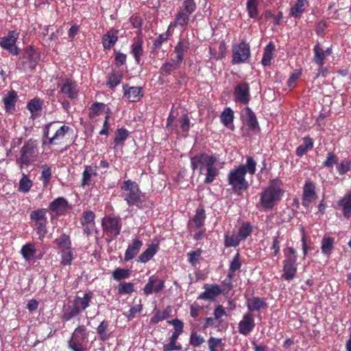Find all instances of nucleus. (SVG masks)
<instances>
[{
    "mask_svg": "<svg viewBox=\"0 0 351 351\" xmlns=\"http://www.w3.org/2000/svg\"><path fill=\"white\" fill-rule=\"evenodd\" d=\"M224 162L218 155L202 153L191 158V167L195 171L199 169L201 174L205 176L204 184H211L219 176Z\"/></svg>",
    "mask_w": 351,
    "mask_h": 351,
    "instance_id": "f257e3e1",
    "label": "nucleus"
},
{
    "mask_svg": "<svg viewBox=\"0 0 351 351\" xmlns=\"http://www.w3.org/2000/svg\"><path fill=\"white\" fill-rule=\"evenodd\" d=\"M257 162L252 156H247L246 162L235 166L228 175V183L235 193L240 194L249 188L248 181L245 178L247 173L251 176L256 171Z\"/></svg>",
    "mask_w": 351,
    "mask_h": 351,
    "instance_id": "f03ea898",
    "label": "nucleus"
},
{
    "mask_svg": "<svg viewBox=\"0 0 351 351\" xmlns=\"http://www.w3.org/2000/svg\"><path fill=\"white\" fill-rule=\"evenodd\" d=\"M282 185L281 180L275 179L263 191L260 195V204L263 209L271 210L281 200L285 193Z\"/></svg>",
    "mask_w": 351,
    "mask_h": 351,
    "instance_id": "7ed1b4c3",
    "label": "nucleus"
},
{
    "mask_svg": "<svg viewBox=\"0 0 351 351\" xmlns=\"http://www.w3.org/2000/svg\"><path fill=\"white\" fill-rule=\"evenodd\" d=\"M285 259L282 261V273L281 278L286 281H291L296 277L298 271V253L292 247L284 250Z\"/></svg>",
    "mask_w": 351,
    "mask_h": 351,
    "instance_id": "20e7f679",
    "label": "nucleus"
},
{
    "mask_svg": "<svg viewBox=\"0 0 351 351\" xmlns=\"http://www.w3.org/2000/svg\"><path fill=\"white\" fill-rule=\"evenodd\" d=\"M38 142L30 138L25 141L21 148L19 156L16 158V164L22 169L24 166H28L35 162L38 156Z\"/></svg>",
    "mask_w": 351,
    "mask_h": 351,
    "instance_id": "39448f33",
    "label": "nucleus"
},
{
    "mask_svg": "<svg viewBox=\"0 0 351 351\" xmlns=\"http://www.w3.org/2000/svg\"><path fill=\"white\" fill-rule=\"evenodd\" d=\"M121 189L123 191L124 200L128 206L138 205L143 202L144 196L135 182L130 180H125Z\"/></svg>",
    "mask_w": 351,
    "mask_h": 351,
    "instance_id": "423d86ee",
    "label": "nucleus"
},
{
    "mask_svg": "<svg viewBox=\"0 0 351 351\" xmlns=\"http://www.w3.org/2000/svg\"><path fill=\"white\" fill-rule=\"evenodd\" d=\"M88 332L84 326H77L68 341V347L73 351H86Z\"/></svg>",
    "mask_w": 351,
    "mask_h": 351,
    "instance_id": "0eeeda50",
    "label": "nucleus"
},
{
    "mask_svg": "<svg viewBox=\"0 0 351 351\" xmlns=\"http://www.w3.org/2000/svg\"><path fill=\"white\" fill-rule=\"evenodd\" d=\"M250 46L245 41L243 40L239 44L232 45L233 64H239L245 62L250 57Z\"/></svg>",
    "mask_w": 351,
    "mask_h": 351,
    "instance_id": "6e6552de",
    "label": "nucleus"
},
{
    "mask_svg": "<svg viewBox=\"0 0 351 351\" xmlns=\"http://www.w3.org/2000/svg\"><path fill=\"white\" fill-rule=\"evenodd\" d=\"M19 33L16 31H10L7 36L0 38V47L9 51L14 56L19 54V49L16 46Z\"/></svg>",
    "mask_w": 351,
    "mask_h": 351,
    "instance_id": "1a4fd4ad",
    "label": "nucleus"
},
{
    "mask_svg": "<svg viewBox=\"0 0 351 351\" xmlns=\"http://www.w3.org/2000/svg\"><path fill=\"white\" fill-rule=\"evenodd\" d=\"M104 232L110 237H117L120 234L121 222L116 217H105L101 221Z\"/></svg>",
    "mask_w": 351,
    "mask_h": 351,
    "instance_id": "9d476101",
    "label": "nucleus"
},
{
    "mask_svg": "<svg viewBox=\"0 0 351 351\" xmlns=\"http://www.w3.org/2000/svg\"><path fill=\"white\" fill-rule=\"evenodd\" d=\"M55 123V122H51L45 126L44 135L48 138L49 144L57 145L60 144L62 141L64 136L71 129L69 126L64 125H62L60 128L56 130V132L51 137H49L50 128H51Z\"/></svg>",
    "mask_w": 351,
    "mask_h": 351,
    "instance_id": "9b49d317",
    "label": "nucleus"
},
{
    "mask_svg": "<svg viewBox=\"0 0 351 351\" xmlns=\"http://www.w3.org/2000/svg\"><path fill=\"white\" fill-rule=\"evenodd\" d=\"M256 326L254 315L247 312L243 315L241 319L238 324V331L243 336H248L254 330Z\"/></svg>",
    "mask_w": 351,
    "mask_h": 351,
    "instance_id": "f8f14e48",
    "label": "nucleus"
},
{
    "mask_svg": "<svg viewBox=\"0 0 351 351\" xmlns=\"http://www.w3.org/2000/svg\"><path fill=\"white\" fill-rule=\"evenodd\" d=\"M235 102H239L244 105L248 104L250 101V86L245 82L237 84L233 93Z\"/></svg>",
    "mask_w": 351,
    "mask_h": 351,
    "instance_id": "ddd939ff",
    "label": "nucleus"
},
{
    "mask_svg": "<svg viewBox=\"0 0 351 351\" xmlns=\"http://www.w3.org/2000/svg\"><path fill=\"white\" fill-rule=\"evenodd\" d=\"M60 91L65 97L73 99L77 98L79 88L75 82L70 79H66L63 81Z\"/></svg>",
    "mask_w": 351,
    "mask_h": 351,
    "instance_id": "4468645a",
    "label": "nucleus"
},
{
    "mask_svg": "<svg viewBox=\"0 0 351 351\" xmlns=\"http://www.w3.org/2000/svg\"><path fill=\"white\" fill-rule=\"evenodd\" d=\"M165 287V282L157 277L152 276L149 277L148 282L145 285L143 292L145 295H148L153 292L156 293L160 292Z\"/></svg>",
    "mask_w": 351,
    "mask_h": 351,
    "instance_id": "2eb2a0df",
    "label": "nucleus"
},
{
    "mask_svg": "<svg viewBox=\"0 0 351 351\" xmlns=\"http://www.w3.org/2000/svg\"><path fill=\"white\" fill-rule=\"evenodd\" d=\"M205 291L200 293L199 300H215L216 297L223 293L222 289L218 285H205Z\"/></svg>",
    "mask_w": 351,
    "mask_h": 351,
    "instance_id": "dca6fc26",
    "label": "nucleus"
},
{
    "mask_svg": "<svg viewBox=\"0 0 351 351\" xmlns=\"http://www.w3.org/2000/svg\"><path fill=\"white\" fill-rule=\"evenodd\" d=\"M191 15V14H188L181 8H179L175 14L173 21L169 24L170 28L173 29L177 27H180L185 29L189 23Z\"/></svg>",
    "mask_w": 351,
    "mask_h": 351,
    "instance_id": "f3484780",
    "label": "nucleus"
},
{
    "mask_svg": "<svg viewBox=\"0 0 351 351\" xmlns=\"http://www.w3.org/2000/svg\"><path fill=\"white\" fill-rule=\"evenodd\" d=\"M191 15V14H188L181 8H179L175 14L173 21L169 24L170 28L173 29L177 27H180L185 29L189 23Z\"/></svg>",
    "mask_w": 351,
    "mask_h": 351,
    "instance_id": "a211bd4d",
    "label": "nucleus"
},
{
    "mask_svg": "<svg viewBox=\"0 0 351 351\" xmlns=\"http://www.w3.org/2000/svg\"><path fill=\"white\" fill-rule=\"evenodd\" d=\"M191 15V14H188L181 8H179L175 14L173 21L169 24L170 28L173 29L177 27H180L185 29L189 23Z\"/></svg>",
    "mask_w": 351,
    "mask_h": 351,
    "instance_id": "6ab92c4d",
    "label": "nucleus"
},
{
    "mask_svg": "<svg viewBox=\"0 0 351 351\" xmlns=\"http://www.w3.org/2000/svg\"><path fill=\"white\" fill-rule=\"evenodd\" d=\"M159 250V243L158 241H154L147 245V249L138 257L137 261L145 263L150 261Z\"/></svg>",
    "mask_w": 351,
    "mask_h": 351,
    "instance_id": "aec40b11",
    "label": "nucleus"
},
{
    "mask_svg": "<svg viewBox=\"0 0 351 351\" xmlns=\"http://www.w3.org/2000/svg\"><path fill=\"white\" fill-rule=\"evenodd\" d=\"M143 246V241L138 239H134L130 244L125 252L124 261H129L134 258L139 252Z\"/></svg>",
    "mask_w": 351,
    "mask_h": 351,
    "instance_id": "412c9836",
    "label": "nucleus"
},
{
    "mask_svg": "<svg viewBox=\"0 0 351 351\" xmlns=\"http://www.w3.org/2000/svg\"><path fill=\"white\" fill-rule=\"evenodd\" d=\"M316 197L317 195L315 191V185L311 182H306L303 189V205L308 206Z\"/></svg>",
    "mask_w": 351,
    "mask_h": 351,
    "instance_id": "4be33fe9",
    "label": "nucleus"
},
{
    "mask_svg": "<svg viewBox=\"0 0 351 351\" xmlns=\"http://www.w3.org/2000/svg\"><path fill=\"white\" fill-rule=\"evenodd\" d=\"M68 201L62 197H58L49 204V208L56 215H62L68 208Z\"/></svg>",
    "mask_w": 351,
    "mask_h": 351,
    "instance_id": "5701e85b",
    "label": "nucleus"
},
{
    "mask_svg": "<svg viewBox=\"0 0 351 351\" xmlns=\"http://www.w3.org/2000/svg\"><path fill=\"white\" fill-rule=\"evenodd\" d=\"M123 88L124 96L131 102H136L143 97L141 89L139 87H130L125 85Z\"/></svg>",
    "mask_w": 351,
    "mask_h": 351,
    "instance_id": "b1692460",
    "label": "nucleus"
},
{
    "mask_svg": "<svg viewBox=\"0 0 351 351\" xmlns=\"http://www.w3.org/2000/svg\"><path fill=\"white\" fill-rule=\"evenodd\" d=\"M246 306L249 312L252 313L253 311H259L262 309L266 308L267 304L264 299L258 297H253L247 299L246 302Z\"/></svg>",
    "mask_w": 351,
    "mask_h": 351,
    "instance_id": "393cba45",
    "label": "nucleus"
},
{
    "mask_svg": "<svg viewBox=\"0 0 351 351\" xmlns=\"http://www.w3.org/2000/svg\"><path fill=\"white\" fill-rule=\"evenodd\" d=\"M99 339L105 341L112 337V332L110 330V324L107 320H103L97 328Z\"/></svg>",
    "mask_w": 351,
    "mask_h": 351,
    "instance_id": "a878e982",
    "label": "nucleus"
},
{
    "mask_svg": "<svg viewBox=\"0 0 351 351\" xmlns=\"http://www.w3.org/2000/svg\"><path fill=\"white\" fill-rule=\"evenodd\" d=\"M118 40V30L111 29L102 38V44L105 49H111Z\"/></svg>",
    "mask_w": 351,
    "mask_h": 351,
    "instance_id": "bb28decb",
    "label": "nucleus"
},
{
    "mask_svg": "<svg viewBox=\"0 0 351 351\" xmlns=\"http://www.w3.org/2000/svg\"><path fill=\"white\" fill-rule=\"evenodd\" d=\"M337 208L342 210L343 215L346 218L351 216V193H346L337 202Z\"/></svg>",
    "mask_w": 351,
    "mask_h": 351,
    "instance_id": "cd10ccee",
    "label": "nucleus"
},
{
    "mask_svg": "<svg viewBox=\"0 0 351 351\" xmlns=\"http://www.w3.org/2000/svg\"><path fill=\"white\" fill-rule=\"evenodd\" d=\"M97 176V167L95 165L85 166L82 173V185L83 186L90 185L91 179Z\"/></svg>",
    "mask_w": 351,
    "mask_h": 351,
    "instance_id": "c85d7f7f",
    "label": "nucleus"
},
{
    "mask_svg": "<svg viewBox=\"0 0 351 351\" xmlns=\"http://www.w3.org/2000/svg\"><path fill=\"white\" fill-rule=\"evenodd\" d=\"M189 43L188 40L180 39L178 44L174 48V52L176 54V59L179 62H182L184 55L188 52L189 49Z\"/></svg>",
    "mask_w": 351,
    "mask_h": 351,
    "instance_id": "c756f323",
    "label": "nucleus"
},
{
    "mask_svg": "<svg viewBox=\"0 0 351 351\" xmlns=\"http://www.w3.org/2000/svg\"><path fill=\"white\" fill-rule=\"evenodd\" d=\"M93 293L90 291L84 293L83 297L77 296L73 304L81 311L86 310L89 306L93 298Z\"/></svg>",
    "mask_w": 351,
    "mask_h": 351,
    "instance_id": "7c9ffc66",
    "label": "nucleus"
},
{
    "mask_svg": "<svg viewBox=\"0 0 351 351\" xmlns=\"http://www.w3.org/2000/svg\"><path fill=\"white\" fill-rule=\"evenodd\" d=\"M17 95L15 91L12 90L5 95L3 99L5 110L8 113H13L15 110V104Z\"/></svg>",
    "mask_w": 351,
    "mask_h": 351,
    "instance_id": "2f4dec72",
    "label": "nucleus"
},
{
    "mask_svg": "<svg viewBox=\"0 0 351 351\" xmlns=\"http://www.w3.org/2000/svg\"><path fill=\"white\" fill-rule=\"evenodd\" d=\"M143 40L141 38H138L131 45V53L135 59L136 64L141 63V58L143 56Z\"/></svg>",
    "mask_w": 351,
    "mask_h": 351,
    "instance_id": "473e14b6",
    "label": "nucleus"
},
{
    "mask_svg": "<svg viewBox=\"0 0 351 351\" xmlns=\"http://www.w3.org/2000/svg\"><path fill=\"white\" fill-rule=\"evenodd\" d=\"M308 5L306 0H297L295 4L290 8L289 14L294 18H300Z\"/></svg>",
    "mask_w": 351,
    "mask_h": 351,
    "instance_id": "72a5a7b5",
    "label": "nucleus"
},
{
    "mask_svg": "<svg viewBox=\"0 0 351 351\" xmlns=\"http://www.w3.org/2000/svg\"><path fill=\"white\" fill-rule=\"evenodd\" d=\"M171 312V308L169 306L162 311L157 310L156 308H154V315L150 319V323L153 324H156L166 319L169 317Z\"/></svg>",
    "mask_w": 351,
    "mask_h": 351,
    "instance_id": "f704fd0d",
    "label": "nucleus"
},
{
    "mask_svg": "<svg viewBox=\"0 0 351 351\" xmlns=\"http://www.w3.org/2000/svg\"><path fill=\"white\" fill-rule=\"evenodd\" d=\"M335 239L330 237H324L321 242L322 253L330 257L332 250L334 248Z\"/></svg>",
    "mask_w": 351,
    "mask_h": 351,
    "instance_id": "c9c22d12",
    "label": "nucleus"
},
{
    "mask_svg": "<svg viewBox=\"0 0 351 351\" xmlns=\"http://www.w3.org/2000/svg\"><path fill=\"white\" fill-rule=\"evenodd\" d=\"M53 243L57 245L60 252L69 250L72 245L70 237L66 234H63L58 238H56Z\"/></svg>",
    "mask_w": 351,
    "mask_h": 351,
    "instance_id": "e433bc0d",
    "label": "nucleus"
},
{
    "mask_svg": "<svg viewBox=\"0 0 351 351\" xmlns=\"http://www.w3.org/2000/svg\"><path fill=\"white\" fill-rule=\"evenodd\" d=\"M107 108L104 103L95 102L88 109V117L93 119L99 116L102 112H105Z\"/></svg>",
    "mask_w": 351,
    "mask_h": 351,
    "instance_id": "4c0bfd02",
    "label": "nucleus"
},
{
    "mask_svg": "<svg viewBox=\"0 0 351 351\" xmlns=\"http://www.w3.org/2000/svg\"><path fill=\"white\" fill-rule=\"evenodd\" d=\"M275 46L272 43H269L265 47L263 55L261 62L264 66H269L271 64V61L274 57V51Z\"/></svg>",
    "mask_w": 351,
    "mask_h": 351,
    "instance_id": "58836bf2",
    "label": "nucleus"
},
{
    "mask_svg": "<svg viewBox=\"0 0 351 351\" xmlns=\"http://www.w3.org/2000/svg\"><path fill=\"white\" fill-rule=\"evenodd\" d=\"M36 252V249L34 244L32 243H27L21 249V254L23 258L27 261H30Z\"/></svg>",
    "mask_w": 351,
    "mask_h": 351,
    "instance_id": "ea45409f",
    "label": "nucleus"
},
{
    "mask_svg": "<svg viewBox=\"0 0 351 351\" xmlns=\"http://www.w3.org/2000/svg\"><path fill=\"white\" fill-rule=\"evenodd\" d=\"M313 147V141L309 136L303 138V143L296 149V155L299 157L302 156L308 150L311 149Z\"/></svg>",
    "mask_w": 351,
    "mask_h": 351,
    "instance_id": "a19ab883",
    "label": "nucleus"
},
{
    "mask_svg": "<svg viewBox=\"0 0 351 351\" xmlns=\"http://www.w3.org/2000/svg\"><path fill=\"white\" fill-rule=\"evenodd\" d=\"M181 64L182 62L177 59H171L169 62H165L161 66V72L165 75H169L177 69Z\"/></svg>",
    "mask_w": 351,
    "mask_h": 351,
    "instance_id": "79ce46f5",
    "label": "nucleus"
},
{
    "mask_svg": "<svg viewBox=\"0 0 351 351\" xmlns=\"http://www.w3.org/2000/svg\"><path fill=\"white\" fill-rule=\"evenodd\" d=\"M245 121L251 130H255L258 126V121L254 112L251 110L250 108L247 107L245 108Z\"/></svg>",
    "mask_w": 351,
    "mask_h": 351,
    "instance_id": "37998d69",
    "label": "nucleus"
},
{
    "mask_svg": "<svg viewBox=\"0 0 351 351\" xmlns=\"http://www.w3.org/2000/svg\"><path fill=\"white\" fill-rule=\"evenodd\" d=\"M180 336L176 335H171L169 339V342L163 346V351H173L180 350L182 347L180 343H177V341Z\"/></svg>",
    "mask_w": 351,
    "mask_h": 351,
    "instance_id": "c03bdc74",
    "label": "nucleus"
},
{
    "mask_svg": "<svg viewBox=\"0 0 351 351\" xmlns=\"http://www.w3.org/2000/svg\"><path fill=\"white\" fill-rule=\"evenodd\" d=\"M208 349L210 351H223L224 343L221 339L211 337L208 339Z\"/></svg>",
    "mask_w": 351,
    "mask_h": 351,
    "instance_id": "a18cd8bd",
    "label": "nucleus"
},
{
    "mask_svg": "<svg viewBox=\"0 0 351 351\" xmlns=\"http://www.w3.org/2000/svg\"><path fill=\"white\" fill-rule=\"evenodd\" d=\"M314 61L319 66H323L324 63V60L326 58V52L324 50L319 46V44H317L314 48Z\"/></svg>",
    "mask_w": 351,
    "mask_h": 351,
    "instance_id": "49530a36",
    "label": "nucleus"
},
{
    "mask_svg": "<svg viewBox=\"0 0 351 351\" xmlns=\"http://www.w3.org/2000/svg\"><path fill=\"white\" fill-rule=\"evenodd\" d=\"M234 117L233 110L230 108L228 107L221 112L220 120L225 126L228 127L229 125L232 123Z\"/></svg>",
    "mask_w": 351,
    "mask_h": 351,
    "instance_id": "de8ad7c7",
    "label": "nucleus"
},
{
    "mask_svg": "<svg viewBox=\"0 0 351 351\" xmlns=\"http://www.w3.org/2000/svg\"><path fill=\"white\" fill-rule=\"evenodd\" d=\"M206 219V213L204 208H199L197 209L195 215L193 219L195 227L196 228H200L204 224Z\"/></svg>",
    "mask_w": 351,
    "mask_h": 351,
    "instance_id": "09e8293b",
    "label": "nucleus"
},
{
    "mask_svg": "<svg viewBox=\"0 0 351 351\" xmlns=\"http://www.w3.org/2000/svg\"><path fill=\"white\" fill-rule=\"evenodd\" d=\"M32 185V181L28 178L27 175L23 173L19 180V191L23 193H27L30 191Z\"/></svg>",
    "mask_w": 351,
    "mask_h": 351,
    "instance_id": "8fccbe9b",
    "label": "nucleus"
},
{
    "mask_svg": "<svg viewBox=\"0 0 351 351\" xmlns=\"http://www.w3.org/2000/svg\"><path fill=\"white\" fill-rule=\"evenodd\" d=\"M123 75L121 72H112L107 80V85L110 88L117 86L121 82Z\"/></svg>",
    "mask_w": 351,
    "mask_h": 351,
    "instance_id": "3c124183",
    "label": "nucleus"
},
{
    "mask_svg": "<svg viewBox=\"0 0 351 351\" xmlns=\"http://www.w3.org/2000/svg\"><path fill=\"white\" fill-rule=\"evenodd\" d=\"M202 250L197 249L194 251H191L187 254L188 261L193 267H195L202 260Z\"/></svg>",
    "mask_w": 351,
    "mask_h": 351,
    "instance_id": "603ef678",
    "label": "nucleus"
},
{
    "mask_svg": "<svg viewBox=\"0 0 351 351\" xmlns=\"http://www.w3.org/2000/svg\"><path fill=\"white\" fill-rule=\"evenodd\" d=\"M246 6L249 16L252 19H257L259 14L258 0H247Z\"/></svg>",
    "mask_w": 351,
    "mask_h": 351,
    "instance_id": "864d4df0",
    "label": "nucleus"
},
{
    "mask_svg": "<svg viewBox=\"0 0 351 351\" xmlns=\"http://www.w3.org/2000/svg\"><path fill=\"white\" fill-rule=\"evenodd\" d=\"M81 311L73 304V306H69L63 313L62 320L67 322L73 317L77 316Z\"/></svg>",
    "mask_w": 351,
    "mask_h": 351,
    "instance_id": "5fc2aeb1",
    "label": "nucleus"
},
{
    "mask_svg": "<svg viewBox=\"0 0 351 351\" xmlns=\"http://www.w3.org/2000/svg\"><path fill=\"white\" fill-rule=\"evenodd\" d=\"M173 34V29L170 28L169 25L168 29L165 33L161 34L154 41V45L156 48H160L163 43L167 41L169 37Z\"/></svg>",
    "mask_w": 351,
    "mask_h": 351,
    "instance_id": "6e6d98bb",
    "label": "nucleus"
},
{
    "mask_svg": "<svg viewBox=\"0 0 351 351\" xmlns=\"http://www.w3.org/2000/svg\"><path fill=\"white\" fill-rule=\"evenodd\" d=\"M61 254L60 263L63 265H71L73 260V252L72 248L60 252Z\"/></svg>",
    "mask_w": 351,
    "mask_h": 351,
    "instance_id": "4d7b16f0",
    "label": "nucleus"
},
{
    "mask_svg": "<svg viewBox=\"0 0 351 351\" xmlns=\"http://www.w3.org/2000/svg\"><path fill=\"white\" fill-rule=\"evenodd\" d=\"M30 219L35 222L47 221L46 210L41 208L32 211L30 214Z\"/></svg>",
    "mask_w": 351,
    "mask_h": 351,
    "instance_id": "13d9d810",
    "label": "nucleus"
},
{
    "mask_svg": "<svg viewBox=\"0 0 351 351\" xmlns=\"http://www.w3.org/2000/svg\"><path fill=\"white\" fill-rule=\"evenodd\" d=\"M129 132L125 128H119L117 130L114 143L116 146L123 143L128 137Z\"/></svg>",
    "mask_w": 351,
    "mask_h": 351,
    "instance_id": "bf43d9fd",
    "label": "nucleus"
},
{
    "mask_svg": "<svg viewBox=\"0 0 351 351\" xmlns=\"http://www.w3.org/2000/svg\"><path fill=\"white\" fill-rule=\"evenodd\" d=\"M205 341L203 336L197 333L196 332H192L190 335L189 343L190 344L195 348L199 347Z\"/></svg>",
    "mask_w": 351,
    "mask_h": 351,
    "instance_id": "052dcab7",
    "label": "nucleus"
},
{
    "mask_svg": "<svg viewBox=\"0 0 351 351\" xmlns=\"http://www.w3.org/2000/svg\"><path fill=\"white\" fill-rule=\"evenodd\" d=\"M252 231V226L250 223H243L239 229L237 234L241 241H243L251 234Z\"/></svg>",
    "mask_w": 351,
    "mask_h": 351,
    "instance_id": "680f3d73",
    "label": "nucleus"
},
{
    "mask_svg": "<svg viewBox=\"0 0 351 351\" xmlns=\"http://www.w3.org/2000/svg\"><path fill=\"white\" fill-rule=\"evenodd\" d=\"M95 215L93 211L88 210L83 213L80 219L82 226L95 223Z\"/></svg>",
    "mask_w": 351,
    "mask_h": 351,
    "instance_id": "e2e57ef3",
    "label": "nucleus"
},
{
    "mask_svg": "<svg viewBox=\"0 0 351 351\" xmlns=\"http://www.w3.org/2000/svg\"><path fill=\"white\" fill-rule=\"evenodd\" d=\"M180 8L188 14H192L196 10L197 5L195 0H184Z\"/></svg>",
    "mask_w": 351,
    "mask_h": 351,
    "instance_id": "0e129e2a",
    "label": "nucleus"
},
{
    "mask_svg": "<svg viewBox=\"0 0 351 351\" xmlns=\"http://www.w3.org/2000/svg\"><path fill=\"white\" fill-rule=\"evenodd\" d=\"M168 324L173 326L174 330L172 333L173 335L180 336L183 332L184 323L182 320L178 319H174L168 321Z\"/></svg>",
    "mask_w": 351,
    "mask_h": 351,
    "instance_id": "69168bd1",
    "label": "nucleus"
},
{
    "mask_svg": "<svg viewBox=\"0 0 351 351\" xmlns=\"http://www.w3.org/2000/svg\"><path fill=\"white\" fill-rule=\"evenodd\" d=\"M240 241L241 239H239L238 234H226L225 236L224 245L226 247H236L239 245Z\"/></svg>",
    "mask_w": 351,
    "mask_h": 351,
    "instance_id": "338daca9",
    "label": "nucleus"
},
{
    "mask_svg": "<svg viewBox=\"0 0 351 351\" xmlns=\"http://www.w3.org/2000/svg\"><path fill=\"white\" fill-rule=\"evenodd\" d=\"M130 275V271L129 269H121L118 268L116 269L112 272V277L114 280L119 281L124 278H127Z\"/></svg>",
    "mask_w": 351,
    "mask_h": 351,
    "instance_id": "774afa93",
    "label": "nucleus"
}]
</instances>
